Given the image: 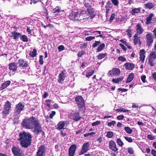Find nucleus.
Here are the masks:
<instances>
[{"mask_svg":"<svg viewBox=\"0 0 156 156\" xmlns=\"http://www.w3.org/2000/svg\"><path fill=\"white\" fill-rule=\"evenodd\" d=\"M19 136L18 140L22 147L27 148L30 145L32 137L30 134L23 132L20 133Z\"/></svg>","mask_w":156,"mask_h":156,"instance_id":"f257e3e1","label":"nucleus"},{"mask_svg":"<svg viewBox=\"0 0 156 156\" xmlns=\"http://www.w3.org/2000/svg\"><path fill=\"white\" fill-rule=\"evenodd\" d=\"M37 119L35 118L31 117L24 119L22 123L23 128L28 129H32L34 126V124Z\"/></svg>","mask_w":156,"mask_h":156,"instance_id":"f03ea898","label":"nucleus"},{"mask_svg":"<svg viewBox=\"0 0 156 156\" xmlns=\"http://www.w3.org/2000/svg\"><path fill=\"white\" fill-rule=\"evenodd\" d=\"M79 20L86 21L88 19H90V16L87 12L84 10L79 11Z\"/></svg>","mask_w":156,"mask_h":156,"instance_id":"7ed1b4c3","label":"nucleus"},{"mask_svg":"<svg viewBox=\"0 0 156 156\" xmlns=\"http://www.w3.org/2000/svg\"><path fill=\"white\" fill-rule=\"evenodd\" d=\"M46 151V147L44 145H41L38 148L36 156H44Z\"/></svg>","mask_w":156,"mask_h":156,"instance_id":"20e7f679","label":"nucleus"},{"mask_svg":"<svg viewBox=\"0 0 156 156\" xmlns=\"http://www.w3.org/2000/svg\"><path fill=\"white\" fill-rule=\"evenodd\" d=\"M11 108L10 103L9 101H7L4 105V110L2 112V115L3 117L7 115L9 113V112Z\"/></svg>","mask_w":156,"mask_h":156,"instance_id":"39448f33","label":"nucleus"},{"mask_svg":"<svg viewBox=\"0 0 156 156\" xmlns=\"http://www.w3.org/2000/svg\"><path fill=\"white\" fill-rule=\"evenodd\" d=\"M12 151L14 155L16 156H24L23 151L19 147H13Z\"/></svg>","mask_w":156,"mask_h":156,"instance_id":"423d86ee","label":"nucleus"},{"mask_svg":"<svg viewBox=\"0 0 156 156\" xmlns=\"http://www.w3.org/2000/svg\"><path fill=\"white\" fill-rule=\"evenodd\" d=\"M156 58V53L155 51H152L150 53L148 57V62L151 66H154L153 62Z\"/></svg>","mask_w":156,"mask_h":156,"instance_id":"0eeeda50","label":"nucleus"},{"mask_svg":"<svg viewBox=\"0 0 156 156\" xmlns=\"http://www.w3.org/2000/svg\"><path fill=\"white\" fill-rule=\"evenodd\" d=\"M34 132L35 133L38 134L42 131L41 127L40 124L38 123L37 120V119L34 124Z\"/></svg>","mask_w":156,"mask_h":156,"instance_id":"6e6552de","label":"nucleus"},{"mask_svg":"<svg viewBox=\"0 0 156 156\" xmlns=\"http://www.w3.org/2000/svg\"><path fill=\"white\" fill-rule=\"evenodd\" d=\"M76 103L79 107L83 106L84 105L83 99L82 96H78L75 98Z\"/></svg>","mask_w":156,"mask_h":156,"instance_id":"1a4fd4ad","label":"nucleus"},{"mask_svg":"<svg viewBox=\"0 0 156 156\" xmlns=\"http://www.w3.org/2000/svg\"><path fill=\"white\" fill-rule=\"evenodd\" d=\"M24 105L23 103H19L18 104L15 108V114H19L20 112L23 110Z\"/></svg>","mask_w":156,"mask_h":156,"instance_id":"9d476101","label":"nucleus"},{"mask_svg":"<svg viewBox=\"0 0 156 156\" xmlns=\"http://www.w3.org/2000/svg\"><path fill=\"white\" fill-rule=\"evenodd\" d=\"M79 11L75 12H72L69 16V18L73 20H79Z\"/></svg>","mask_w":156,"mask_h":156,"instance_id":"9b49d317","label":"nucleus"},{"mask_svg":"<svg viewBox=\"0 0 156 156\" xmlns=\"http://www.w3.org/2000/svg\"><path fill=\"white\" fill-rule=\"evenodd\" d=\"M90 144L88 142L84 143L83 145L81 151L79 153V155L83 154L89 150Z\"/></svg>","mask_w":156,"mask_h":156,"instance_id":"f8f14e48","label":"nucleus"},{"mask_svg":"<svg viewBox=\"0 0 156 156\" xmlns=\"http://www.w3.org/2000/svg\"><path fill=\"white\" fill-rule=\"evenodd\" d=\"M86 12L88 14L90 15V19H92L94 18L96 15L95 9L92 6L87 9Z\"/></svg>","mask_w":156,"mask_h":156,"instance_id":"ddd939ff","label":"nucleus"},{"mask_svg":"<svg viewBox=\"0 0 156 156\" xmlns=\"http://www.w3.org/2000/svg\"><path fill=\"white\" fill-rule=\"evenodd\" d=\"M76 148V146L75 144H73L70 146L69 150V156H74Z\"/></svg>","mask_w":156,"mask_h":156,"instance_id":"4468645a","label":"nucleus"},{"mask_svg":"<svg viewBox=\"0 0 156 156\" xmlns=\"http://www.w3.org/2000/svg\"><path fill=\"white\" fill-rule=\"evenodd\" d=\"M109 148L114 151H117L118 149L116 147L115 142L113 140H110L109 143Z\"/></svg>","mask_w":156,"mask_h":156,"instance_id":"2eb2a0df","label":"nucleus"},{"mask_svg":"<svg viewBox=\"0 0 156 156\" xmlns=\"http://www.w3.org/2000/svg\"><path fill=\"white\" fill-rule=\"evenodd\" d=\"M146 37L147 39V45L148 46H150L153 42L151 34L150 33L147 34L146 35Z\"/></svg>","mask_w":156,"mask_h":156,"instance_id":"dca6fc26","label":"nucleus"},{"mask_svg":"<svg viewBox=\"0 0 156 156\" xmlns=\"http://www.w3.org/2000/svg\"><path fill=\"white\" fill-rule=\"evenodd\" d=\"M146 52L144 49H142L140 51V58L142 62H144Z\"/></svg>","mask_w":156,"mask_h":156,"instance_id":"f3484780","label":"nucleus"},{"mask_svg":"<svg viewBox=\"0 0 156 156\" xmlns=\"http://www.w3.org/2000/svg\"><path fill=\"white\" fill-rule=\"evenodd\" d=\"M65 77V74L64 73V71H62L58 76V81L59 83H62L64 80Z\"/></svg>","mask_w":156,"mask_h":156,"instance_id":"a211bd4d","label":"nucleus"},{"mask_svg":"<svg viewBox=\"0 0 156 156\" xmlns=\"http://www.w3.org/2000/svg\"><path fill=\"white\" fill-rule=\"evenodd\" d=\"M18 63L19 64V67H26L28 66L27 62L24 61L23 59H20L18 61Z\"/></svg>","mask_w":156,"mask_h":156,"instance_id":"6ab92c4d","label":"nucleus"},{"mask_svg":"<svg viewBox=\"0 0 156 156\" xmlns=\"http://www.w3.org/2000/svg\"><path fill=\"white\" fill-rule=\"evenodd\" d=\"M136 34H141L144 31V30L142 27L141 25L140 24H138L136 25Z\"/></svg>","mask_w":156,"mask_h":156,"instance_id":"aec40b11","label":"nucleus"},{"mask_svg":"<svg viewBox=\"0 0 156 156\" xmlns=\"http://www.w3.org/2000/svg\"><path fill=\"white\" fill-rule=\"evenodd\" d=\"M70 117L76 121H77L80 119V117H79V114L77 113L71 114Z\"/></svg>","mask_w":156,"mask_h":156,"instance_id":"412c9836","label":"nucleus"},{"mask_svg":"<svg viewBox=\"0 0 156 156\" xmlns=\"http://www.w3.org/2000/svg\"><path fill=\"white\" fill-rule=\"evenodd\" d=\"M9 67L10 70H12L14 71H15L17 69V64L15 62H12L9 64Z\"/></svg>","mask_w":156,"mask_h":156,"instance_id":"4be33fe9","label":"nucleus"},{"mask_svg":"<svg viewBox=\"0 0 156 156\" xmlns=\"http://www.w3.org/2000/svg\"><path fill=\"white\" fill-rule=\"evenodd\" d=\"M126 69L128 70H132L135 67V65L133 63H127L124 64Z\"/></svg>","mask_w":156,"mask_h":156,"instance_id":"5701e85b","label":"nucleus"},{"mask_svg":"<svg viewBox=\"0 0 156 156\" xmlns=\"http://www.w3.org/2000/svg\"><path fill=\"white\" fill-rule=\"evenodd\" d=\"M133 42L135 44H136L137 43H139V44H140L141 42L140 40V38L138 37L137 34H136L133 36Z\"/></svg>","mask_w":156,"mask_h":156,"instance_id":"b1692460","label":"nucleus"},{"mask_svg":"<svg viewBox=\"0 0 156 156\" xmlns=\"http://www.w3.org/2000/svg\"><path fill=\"white\" fill-rule=\"evenodd\" d=\"M10 81L9 80L5 82L2 85V87H1V90H2L6 88L10 84Z\"/></svg>","mask_w":156,"mask_h":156,"instance_id":"393cba45","label":"nucleus"},{"mask_svg":"<svg viewBox=\"0 0 156 156\" xmlns=\"http://www.w3.org/2000/svg\"><path fill=\"white\" fill-rule=\"evenodd\" d=\"M65 126V122L61 121L59 122L57 124V129H62Z\"/></svg>","mask_w":156,"mask_h":156,"instance_id":"a878e982","label":"nucleus"},{"mask_svg":"<svg viewBox=\"0 0 156 156\" xmlns=\"http://www.w3.org/2000/svg\"><path fill=\"white\" fill-rule=\"evenodd\" d=\"M113 75L118 76L119 75L120 73L119 69L117 68H113Z\"/></svg>","mask_w":156,"mask_h":156,"instance_id":"bb28decb","label":"nucleus"},{"mask_svg":"<svg viewBox=\"0 0 156 156\" xmlns=\"http://www.w3.org/2000/svg\"><path fill=\"white\" fill-rule=\"evenodd\" d=\"M64 11V10H62L61 8L58 6H57L53 10V13H59L62 12Z\"/></svg>","mask_w":156,"mask_h":156,"instance_id":"cd10ccee","label":"nucleus"},{"mask_svg":"<svg viewBox=\"0 0 156 156\" xmlns=\"http://www.w3.org/2000/svg\"><path fill=\"white\" fill-rule=\"evenodd\" d=\"M105 44L104 43H102L99 45L97 49V51L99 52L101 51L105 47Z\"/></svg>","mask_w":156,"mask_h":156,"instance_id":"c85d7f7f","label":"nucleus"},{"mask_svg":"<svg viewBox=\"0 0 156 156\" xmlns=\"http://www.w3.org/2000/svg\"><path fill=\"white\" fill-rule=\"evenodd\" d=\"M153 14H150L148 17H147L146 18V23L147 24H148L151 23V21L152 19V17L153 16Z\"/></svg>","mask_w":156,"mask_h":156,"instance_id":"c756f323","label":"nucleus"},{"mask_svg":"<svg viewBox=\"0 0 156 156\" xmlns=\"http://www.w3.org/2000/svg\"><path fill=\"white\" fill-rule=\"evenodd\" d=\"M134 77L133 75V74H130L128 76L127 78V80L126 82V83H127L131 82Z\"/></svg>","mask_w":156,"mask_h":156,"instance_id":"7c9ffc66","label":"nucleus"},{"mask_svg":"<svg viewBox=\"0 0 156 156\" xmlns=\"http://www.w3.org/2000/svg\"><path fill=\"white\" fill-rule=\"evenodd\" d=\"M123 77H121L113 79L112 80V81L113 82L118 83L119 82L123 80Z\"/></svg>","mask_w":156,"mask_h":156,"instance_id":"2f4dec72","label":"nucleus"},{"mask_svg":"<svg viewBox=\"0 0 156 156\" xmlns=\"http://www.w3.org/2000/svg\"><path fill=\"white\" fill-rule=\"evenodd\" d=\"M15 114L16 115L14 116L13 120L14 123H17L19 122L18 119L19 117V114Z\"/></svg>","mask_w":156,"mask_h":156,"instance_id":"473e14b6","label":"nucleus"},{"mask_svg":"<svg viewBox=\"0 0 156 156\" xmlns=\"http://www.w3.org/2000/svg\"><path fill=\"white\" fill-rule=\"evenodd\" d=\"M140 11V8H135L132 10L131 12L132 14L134 15L135 14L139 12Z\"/></svg>","mask_w":156,"mask_h":156,"instance_id":"72a5a7b5","label":"nucleus"},{"mask_svg":"<svg viewBox=\"0 0 156 156\" xmlns=\"http://www.w3.org/2000/svg\"><path fill=\"white\" fill-rule=\"evenodd\" d=\"M114 135V133L112 131H108L107 132L106 136L108 138H111Z\"/></svg>","mask_w":156,"mask_h":156,"instance_id":"f704fd0d","label":"nucleus"},{"mask_svg":"<svg viewBox=\"0 0 156 156\" xmlns=\"http://www.w3.org/2000/svg\"><path fill=\"white\" fill-rule=\"evenodd\" d=\"M146 8L151 9L154 6V5L151 3H148L144 5Z\"/></svg>","mask_w":156,"mask_h":156,"instance_id":"c9c22d12","label":"nucleus"},{"mask_svg":"<svg viewBox=\"0 0 156 156\" xmlns=\"http://www.w3.org/2000/svg\"><path fill=\"white\" fill-rule=\"evenodd\" d=\"M124 129L126 132L128 134H131L132 132V130L129 127H125Z\"/></svg>","mask_w":156,"mask_h":156,"instance_id":"e433bc0d","label":"nucleus"},{"mask_svg":"<svg viewBox=\"0 0 156 156\" xmlns=\"http://www.w3.org/2000/svg\"><path fill=\"white\" fill-rule=\"evenodd\" d=\"M21 40L23 42H27L28 41V39L27 37L24 35L21 36Z\"/></svg>","mask_w":156,"mask_h":156,"instance_id":"4c0bfd02","label":"nucleus"},{"mask_svg":"<svg viewBox=\"0 0 156 156\" xmlns=\"http://www.w3.org/2000/svg\"><path fill=\"white\" fill-rule=\"evenodd\" d=\"M30 55L32 57H34L37 55V51L35 49H33V51L30 52Z\"/></svg>","mask_w":156,"mask_h":156,"instance_id":"58836bf2","label":"nucleus"},{"mask_svg":"<svg viewBox=\"0 0 156 156\" xmlns=\"http://www.w3.org/2000/svg\"><path fill=\"white\" fill-rule=\"evenodd\" d=\"M107 54L106 53L100 54L98 55L97 57L98 59H101L105 57L106 56Z\"/></svg>","mask_w":156,"mask_h":156,"instance_id":"ea45409f","label":"nucleus"},{"mask_svg":"<svg viewBox=\"0 0 156 156\" xmlns=\"http://www.w3.org/2000/svg\"><path fill=\"white\" fill-rule=\"evenodd\" d=\"M116 142L118 145L120 146H122L123 145V143L120 139H118L116 140Z\"/></svg>","mask_w":156,"mask_h":156,"instance_id":"a19ab883","label":"nucleus"},{"mask_svg":"<svg viewBox=\"0 0 156 156\" xmlns=\"http://www.w3.org/2000/svg\"><path fill=\"white\" fill-rule=\"evenodd\" d=\"M128 151L129 154H133L134 152L133 148L131 147H129L128 148Z\"/></svg>","mask_w":156,"mask_h":156,"instance_id":"79ce46f5","label":"nucleus"},{"mask_svg":"<svg viewBox=\"0 0 156 156\" xmlns=\"http://www.w3.org/2000/svg\"><path fill=\"white\" fill-rule=\"evenodd\" d=\"M84 5L86 8L87 9L88 8H90L92 6L90 5V3H88L87 2L85 1L84 2Z\"/></svg>","mask_w":156,"mask_h":156,"instance_id":"37998d69","label":"nucleus"},{"mask_svg":"<svg viewBox=\"0 0 156 156\" xmlns=\"http://www.w3.org/2000/svg\"><path fill=\"white\" fill-rule=\"evenodd\" d=\"M116 111L117 112H127L129 111V110H128L120 108L116 109Z\"/></svg>","mask_w":156,"mask_h":156,"instance_id":"c03bdc74","label":"nucleus"},{"mask_svg":"<svg viewBox=\"0 0 156 156\" xmlns=\"http://www.w3.org/2000/svg\"><path fill=\"white\" fill-rule=\"evenodd\" d=\"M94 73V71L93 70H92L90 72H87L86 74V76L88 77L89 76H92Z\"/></svg>","mask_w":156,"mask_h":156,"instance_id":"a18cd8bd","label":"nucleus"},{"mask_svg":"<svg viewBox=\"0 0 156 156\" xmlns=\"http://www.w3.org/2000/svg\"><path fill=\"white\" fill-rule=\"evenodd\" d=\"M13 35L14 39H17L18 38L19 36L20 35V34L17 32H15Z\"/></svg>","mask_w":156,"mask_h":156,"instance_id":"49530a36","label":"nucleus"},{"mask_svg":"<svg viewBox=\"0 0 156 156\" xmlns=\"http://www.w3.org/2000/svg\"><path fill=\"white\" fill-rule=\"evenodd\" d=\"M127 35L129 36V37H132V30L129 29H128L126 31Z\"/></svg>","mask_w":156,"mask_h":156,"instance_id":"de8ad7c7","label":"nucleus"},{"mask_svg":"<svg viewBox=\"0 0 156 156\" xmlns=\"http://www.w3.org/2000/svg\"><path fill=\"white\" fill-rule=\"evenodd\" d=\"M115 122L114 121H112L109 122L108 123V125L109 126H114L115 124Z\"/></svg>","mask_w":156,"mask_h":156,"instance_id":"09e8293b","label":"nucleus"},{"mask_svg":"<svg viewBox=\"0 0 156 156\" xmlns=\"http://www.w3.org/2000/svg\"><path fill=\"white\" fill-rule=\"evenodd\" d=\"M64 47L63 45H61L58 46V49L59 51H61L64 49Z\"/></svg>","mask_w":156,"mask_h":156,"instance_id":"8fccbe9b","label":"nucleus"},{"mask_svg":"<svg viewBox=\"0 0 156 156\" xmlns=\"http://www.w3.org/2000/svg\"><path fill=\"white\" fill-rule=\"evenodd\" d=\"M115 15L114 13H113L111 15L109 19V21L110 22H112V21L115 18Z\"/></svg>","mask_w":156,"mask_h":156,"instance_id":"3c124183","label":"nucleus"},{"mask_svg":"<svg viewBox=\"0 0 156 156\" xmlns=\"http://www.w3.org/2000/svg\"><path fill=\"white\" fill-rule=\"evenodd\" d=\"M124 138L126 140L129 142H132L133 141V140L131 137L125 136L124 137Z\"/></svg>","mask_w":156,"mask_h":156,"instance_id":"603ef678","label":"nucleus"},{"mask_svg":"<svg viewBox=\"0 0 156 156\" xmlns=\"http://www.w3.org/2000/svg\"><path fill=\"white\" fill-rule=\"evenodd\" d=\"M118 59L119 60L123 62H125L126 60V58L122 56L119 57Z\"/></svg>","mask_w":156,"mask_h":156,"instance_id":"864d4df0","label":"nucleus"},{"mask_svg":"<svg viewBox=\"0 0 156 156\" xmlns=\"http://www.w3.org/2000/svg\"><path fill=\"white\" fill-rule=\"evenodd\" d=\"M100 43V42L99 41H96L93 44L92 46L94 48H95Z\"/></svg>","mask_w":156,"mask_h":156,"instance_id":"5fc2aeb1","label":"nucleus"},{"mask_svg":"<svg viewBox=\"0 0 156 156\" xmlns=\"http://www.w3.org/2000/svg\"><path fill=\"white\" fill-rule=\"evenodd\" d=\"M112 1V3L115 5H117L118 4V0H111Z\"/></svg>","mask_w":156,"mask_h":156,"instance_id":"6e6d98bb","label":"nucleus"},{"mask_svg":"<svg viewBox=\"0 0 156 156\" xmlns=\"http://www.w3.org/2000/svg\"><path fill=\"white\" fill-rule=\"evenodd\" d=\"M95 38L94 37L92 36H89L87 37L86 38V41H90L93 39H94Z\"/></svg>","mask_w":156,"mask_h":156,"instance_id":"4d7b16f0","label":"nucleus"},{"mask_svg":"<svg viewBox=\"0 0 156 156\" xmlns=\"http://www.w3.org/2000/svg\"><path fill=\"white\" fill-rule=\"evenodd\" d=\"M39 63L41 65H42L43 63V56L42 55H41L40 56Z\"/></svg>","mask_w":156,"mask_h":156,"instance_id":"13d9d810","label":"nucleus"},{"mask_svg":"<svg viewBox=\"0 0 156 156\" xmlns=\"http://www.w3.org/2000/svg\"><path fill=\"white\" fill-rule=\"evenodd\" d=\"M42 1V0H31V2L30 3V4H32V2L34 4H36L39 2H41Z\"/></svg>","mask_w":156,"mask_h":156,"instance_id":"bf43d9fd","label":"nucleus"},{"mask_svg":"<svg viewBox=\"0 0 156 156\" xmlns=\"http://www.w3.org/2000/svg\"><path fill=\"white\" fill-rule=\"evenodd\" d=\"M95 133L94 132H91L90 133H86L84 134V136L85 137L87 136H91L92 135V134H94Z\"/></svg>","mask_w":156,"mask_h":156,"instance_id":"052dcab7","label":"nucleus"},{"mask_svg":"<svg viewBox=\"0 0 156 156\" xmlns=\"http://www.w3.org/2000/svg\"><path fill=\"white\" fill-rule=\"evenodd\" d=\"M55 111H52L50 115L49 116L50 118H52L53 116L55 115Z\"/></svg>","mask_w":156,"mask_h":156,"instance_id":"680f3d73","label":"nucleus"},{"mask_svg":"<svg viewBox=\"0 0 156 156\" xmlns=\"http://www.w3.org/2000/svg\"><path fill=\"white\" fill-rule=\"evenodd\" d=\"M124 118L123 115H119L117 116V118L118 119L120 120L123 119Z\"/></svg>","mask_w":156,"mask_h":156,"instance_id":"e2e57ef3","label":"nucleus"},{"mask_svg":"<svg viewBox=\"0 0 156 156\" xmlns=\"http://www.w3.org/2000/svg\"><path fill=\"white\" fill-rule=\"evenodd\" d=\"M120 46L124 50V51H126V48L125 46L122 44H120Z\"/></svg>","mask_w":156,"mask_h":156,"instance_id":"0e129e2a","label":"nucleus"},{"mask_svg":"<svg viewBox=\"0 0 156 156\" xmlns=\"http://www.w3.org/2000/svg\"><path fill=\"white\" fill-rule=\"evenodd\" d=\"M84 52L83 51L80 52L77 54V55L79 57H81L83 55Z\"/></svg>","mask_w":156,"mask_h":156,"instance_id":"69168bd1","label":"nucleus"},{"mask_svg":"<svg viewBox=\"0 0 156 156\" xmlns=\"http://www.w3.org/2000/svg\"><path fill=\"white\" fill-rule=\"evenodd\" d=\"M147 137L150 140H153L154 139V136L150 134L148 135Z\"/></svg>","mask_w":156,"mask_h":156,"instance_id":"338daca9","label":"nucleus"},{"mask_svg":"<svg viewBox=\"0 0 156 156\" xmlns=\"http://www.w3.org/2000/svg\"><path fill=\"white\" fill-rule=\"evenodd\" d=\"M151 154L154 156H156V151L154 150H152Z\"/></svg>","mask_w":156,"mask_h":156,"instance_id":"774afa93","label":"nucleus"}]
</instances>
